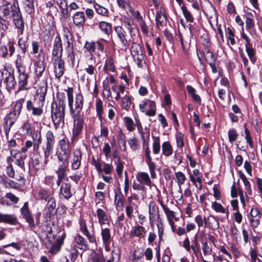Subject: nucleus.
Here are the masks:
<instances>
[{"label":"nucleus","mask_w":262,"mask_h":262,"mask_svg":"<svg viewBox=\"0 0 262 262\" xmlns=\"http://www.w3.org/2000/svg\"><path fill=\"white\" fill-rule=\"evenodd\" d=\"M1 10L5 16L12 18L14 25L18 29V34L22 35L24 31L25 23L18 4H11L4 2Z\"/></svg>","instance_id":"nucleus-1"},{"label":"nucleus","mask_w":262,"mask_h":262,"mask_svg":"<svg viewBox=\"0 0 262 262\" xmlns=\"http://www.w3.org/2000/svg\"><path fill=\"white\" fill-rule=\"evenodd\" d=\"M132 28L130 23L124 22V27L116 26L115 31L116 33V41L122 49H126L130 41L129 35L132 32Z\"/></svg>","instance_id":"nucleus-2"},{"label":"nucleus","mask_w":262,"mask_h":262,"mask_svg":"<svg viewBox=\"0 0 262 262\" xmlns=\"http://www.w3.org/2000/svg\"><path fill=\"white\" fill-rule=\"evenodd\" d=\"M51 107L52 118L57 128L61 122L64 123L66 104L63 100L60 99L58 104L52 103Z\"/></svg>","instance_id":"nucleus-3"},{"label":"nucleus","mask_w":262,"mask_h":262,"mask_svg":"<svg viewBox=\"0 0 262 262\" xmlns=\"http://www.w3.org/2000/svg\"><path fill=\"white\" fill-rule=\"evenodd\" d=\"M15 65L19 73L18 77L19 88L17 91V92H18L23 90L27 89L25 86L27 84L28 76L26 73V67L24 63L23 58L21 56L17 55L15 61Z\"/></svg>","instance_id":"nucleus-4"},{"label":"nucleus","mask_w":262,"mask_h":262,"mask_svg":"<svg viewBox=\"0 0 262 262\" xmlns=\"http://www.w3.org/2000/svg\"><path fill=\"white\" fill-rule=\"evenodd\" d=\"M69 101V105L70 108L71 113H74V115H81V110L83 107V97L81 94H78L76 95L75 108H73V89L72 88H68L66 91Z\"/></svg>","instance_id":"nucleus-5"},{"label":"nucleus","mask_w":262,"mask_h":262,"mask_svg":"<svg viewBox=\"0 0 262 262\" xmlns=\"http://www.w3.org/2000/svg\"><path fill=\"white\" fill-rule=\"evenodd\" d=\"M58 144L60 149V151L57 154L59 160L60 161L68 160L71 152L69 139L67 137H64L59 141Z\"/></svg>","instance_id":"nucleus-6"},{"label":"nucleus","mask_w":262,"mask_h":262,"mask_svg":"<svg viewBox=\"0 0 262 262\" xmlns=\"http://www.w3.org/2000/svg\"><path fill=\"white\" fill-rule=\"evenodd\" d=\"M46 147L44 148V155L45 162H47V159L52 152L55 144V136L53 132L49 130L46 135Z\"/></svg>","instance_id":"nucleus-7"},{"label":"nucleus","mask_w":262,"mask_h":262,"mask_svg":"<svg viewBox=\"0 0 262 262\" xmlns=\"http://www.w3.org/2000/svg\"><path fill=\"white\" fill-rule=\"evenodd\" d=\"M149 219L150 225L152 226L156 220L158 221L161 220L159 209L155 201H150L148 204Z\"/></svg>","instance_id":"nucleus-8"},{"label":"nucleus","mask_w":262,"mask_h":262,"mask_svg":"<svg viewBox=\"0 0 262 262\" xmlns=\"http://www.w3.org/2000/svg\"><path fill=\"white\" fill-rule=\"evenodd\" d=\"M163 210L166 215L167 218L169 221V224L170 225L172 231L174 232L175 230H176V232L178 235H180V227H179L177 229L176 227L177 225L175 224L173 220L174 219L176 222L178 223L179 221V217H176L175 212L170 210L168 207L165 208Z\"/></svg>","instance_id":"nucleus-9"},{"label":"nucleus","mask_w":262,"mask_h":262,"mask_svg":"<svg viewBox=\"0 0 262 262\" xmlns=\"http://www.w3.org/2000/svg\"><path fill=\"white\" fill-rule=\"evenodd\" d=\"M156 21L159 30H163L167 26V18L164 9H160L156 12Z\"/></svg>","instance_id":"nucleus-10"},{"label":"nucleus","mask_w":262,"mask_h":262,"mask_svg":"<svg viewBox=\"0 0 262 262\" xmlns=\"http://www.w3.org/2000/svg\"><path fill=\"white\" fill-rule=\"evenodd\" d=\"M21 214L31 227L35 226L33 217L31 212L28 208V202H25L23 207L20 209Z\"/></svg>","instance_id":"nucleus-11"},{"label":"nucleus","mask_w":262,"mask_h":262,"mask_svg":"<svg viewBox=\"0 0 262 262\" xmlns=\"http://www.w3.org/2000/svg\"><path fill=\"white\" fill-rule=\"evenodd\" d=\"M74 121L73 136L74 138L78 137L81 133L83 127V119L81 115H74Z\"/></svg>","instance_id":"nucleus-12"},{"label":"nucleus","mask_w":262,"mask_h":262,"mask_svg":"<svg viewBox=\"0 0 262 262\" xmlns=\"http://www.w3.org/2000/svg\"><path fill=\"white\" fill-rule=\"evenodd\" d=\"M48 84L46 81L43 80L40 85L39 86L38 88L36 95L34 97V104L35 106H39L40 104L41 105V103H40L39 101V96H42L43 97V102L45 100V98L47 91Z\"/></svg>","instance_id":"nucleus-13"},{"label":"nucleus","mask_w":262,"mask_h":262,"mask_svg":"<svg viewBox=\"0 0 262 262\" xmlns=\"http://www.w3.org/2000/svg\"><path fill=\"white\" fill-rule=\"evenodd\" d=\"M54 68L55 77L59 79L62 76L64 71V63L61 58L54 59Z\"/></svg>","instance_id":"nucleus-14"},{"label":"nucleus","mask_w":262,"mask_h":262,"mask_svg":"<svg viewBox=\"0 0 262 262\" xmlns=\"http://www.w3.org/2000/svg\"><path fill=\"white\" fill-rule=\"evenodd\" d=\"M18 116H16L15 114L10 112L4 118V129L5 133L6 136H8L11 128L12 127L13 124L16 121Z\"/></svg>","instance_id":"nucleus-15"},{"label":"nucleus","mask_w":262,"mask_h":262,"mask_svg":"<svg viewBox=\"0 0 262 262\" xmlns=\"http://www.w3.org/2000/svg\"><path fill=\"white\" fill-rule=\"evenodd\" d=\"M62 50L61 38L59 36H57L54 40L53 47L52 55L54 58H61Z\"/></svg>","instance_id":"nucleus-16"},{"label":"nucleus","mask_w":262,"mask_h":262,"mask_svg":"<svg viewBox=\"0 0 262 262\" xmlns=\"http://www.w3.org/2000/svg\"><path fill=\"white\" fill-rule=\"evenodd\" d=\"M82 156L79 149H76L73 152V157L71 160V167L73 170H76L79 168L81 165Z\"/></svg>","instance_id":"nucleus-17"},{"label":"nucleus","mask_w":262,"mask_h":262,"mask_svg":"<svg viewBox=\"0 0 262 262\" xmlns=\"http://www.w3.org/2000/svg\"><path fill=\"white\" fill-rule=\"evenodd\" d=\"M3 76H5L4 78V81L6 83V88L8 91H10L16 85L14 75L13 73L6 72L3 74Z\"/></svg>","instance_id":"nucleus-18"},{"label":"nucleus","mask_w":262,"mask_h":262,"mask_svg":"<svg viewBox=\"0 0 262 262\" xmlns=\"http://www.w3.org/2000/svg\"><path fill=\"white\" fill-rule=\"evenodd\" d=\"M10 155L15 160V164L21 169H25V162L21 152L19 151L11 149Z\"/></svg>","instance_id":"nucleus-19"},{"label":"nucleus","mask_w":262,"mask_h":262,"mask_svg":"<svg viewBox=\"0 0 262 262\" xmlns=\"http://www.w3.org/2000/svg\"><path fill=\"white\" fill-rule=\"evenodd\" d=\"M93 63H95L93 54L88 55V59L86 60L84 70L88 75L91 76L94 75L96 71L95 66L93 64Z\"/></svg>","instance_id":"nucleus-20"},{"label":"nucleus","mask_w":262,"mask_h":262,"mask_svg":"<svg viewBox=\"0 0 262 262\" xmlns=\"http://www.w3.org/2000/svg\"><path fill=\"white\" fill-rule=\"evenodd\" d=\"M146 234V230L143 226L137 225L132 228L130 236L132 237H138L140 238H144Z\"/></svg>","instance_id":"nucleus-21"},{"label":"nucleus","mask_w":262,"mask_h":262,"mask_svg":"<svg viewBox=\"0 0 262 262\" xmlns=\"http://www.w3.org/2000/svg\"><path fill=\"white\" fill-rule=\"evenodd\" d=\"M59 194L66 199L70 198L72 195L71 184L70 183H62L61 184Z\"/></svg>","instance_id":"nucleus-22"},{"label":"nucleus","mask_w":262,"mask_h":262,"mask_svg":"<svg viewBox=\"0 0 262 262\" xmlns=\"http://www.w3.org/2000/svg\"><path fill=\"white\" fill-rule=\"evenodd\" d=\"M101 234L103 244H104L105 248H107V247L110 246L112 241L110 229L108 228H104L101 226Z\"/></svg>","instance_id":"nucleus-23"},{"label":"nucleus","mask_w":262,"mask_h":262,"mask_svg":"<svg viewBox=\"0 0 262 262\" xmlns=\"http://www.w3.org/2000/svg\"><path fill=\"white\" fill-rule=\"evenodd\" d=\"M45 63L44 58L42 60L39 59L35 62V73L36 78H39L42 76L45 69Z\"/></svg>","instance_id":"nucleus-24"},{"label":"nucleus","mask_w":262,"mask_h":262,"mask_svg":"<svg viewBox=\"0 0 262 262\" xmlns=\"http://www.w3.org/2000/svg\"><path fill=\"white\" fill-rule=\"evenodd\" d=\"M73 22L76 26L82 27L85 22V14L83 12H77L73 16Z\"/></svg>","instance_id":"nucleus-25"},{"label":"nucleus","mask_w":262,"mask_h":262,"mask_svg":"<svg viewBox=\"0 0 262 262\" xmlns=\"http://www.w3.org/2000/svg\"><path fill=\"white\" fill-rule=\"evenodd\" d=\"M99 28L101 32L108 36L113 32L112 25L106 21H102L99 23Z\"/></svg>","instance_id":"nucleus-26"},{"label":"nucleus","mask_w":262,"mask_h":262,"mask_svg":"<svg viewBox=\"0 0 262 262\" xmlns=\"http://www.w3.org/2000/svg\"><path fill=\"white\" fill-rule=\"evenodd\" d=\"M137 181L141 184L150 186L151 182L150 180L149 175L143 172H139L137 175Z\"/></svg>","instance_id":"nucleus-27"},{"label":"nucleus","mask_w":262,"mask_h":262,"mask_svg":"<svg viewBox=\"0 0 262 262\" xmlns=\"http://www.w3.org/2000/svg\"><path fill=\"white\" fill-rule=\"evenodd\" d=\"M62 163L60 164L56 171V173L57 174V176H59L60 178L61 177H66V172L68 170V160L62 161Z\"/></svg>","instance_id":"nucleus-28"},{"label":"nucleus","mask_w":262,"mask_h":262,"mask_svg":"<svg viewBox=\"0 0 262 262\" xmlns=\"http://www.w3.org/2000/svg\"><path fill=\"white\" fill-rule=\"evenodd\" d=\"M139 107L142 112H144L148 109L156 108V104L154 101L146 99L142 103L140 104Z\"/></svg>","instance_id":"nucleus-29"},{"label":"nucleus","mask_w":262,"mask_h":262,"mask_svg":"<svg viewBox=\"0 0 262 262\" xmlns=\"http://www.w3.org/2000/svg\"><path fill=\"white\" fill-rule=\"evenodd\" d=\"M186 89L188 93L191 96L193 100L200 105L201 104V99L198 94H195L196 91L194 88L190 85H187Z\"/></svg>","instance_id":"nucleus-30"},{"label":"nucleus","mask_w":262,"mask_h":262,"mask_svg":"<svg viewBox=\"0 0 262 262\" xmlns=\"http://www.w3.org/2000/svg\"><path fill=\"white\" fill-rule=\"evenodd\" d=\"M15 222V218L13 215L0 213V223H4L12 224Z\"/></svg>","instance_id":"nucleus-31"},{"label":"nucleus","mask_w":262,"mask_h":262,"mask_svg":"<svg viewBox=\"0 0 262 262\" xmlns=\"http://www.w3.org/2000/svg\"><path fill=\"white\" fill-rule=\"evenodd\" d=\"M74 239L76 244L79 246V248L80 249L86 250L88 249V244H87L86 241H85L82 236L80 235L79 234H77L75 237Z\"/></svg>","instance_id":"nucleus-32"},{"label":"nucleus","mask_w":262,"mask_h":262,"mask_svg":"<svg viewBox=\"0 0 262 262\" xmlns=\"http://www.w3.org/2000/svg\"><path fill=\"white\" fill-rule=\"evenodd\" d=\"M39 101L40 103H41V105L40 104L39 106H35L32 111V114L34 116H39L42 115L43 113L42 106L43 105V97L39 96Z\"/></svg>","instance_id":"nucleus-33"},{"label":"nucleus","mask_w":262,"mask_h":262,"mask_svg":"<svg viewBox=\"0 0 262 262\" xmlns=\"http://www.w3.org/2000/svg\"><path fill=\"white\" fill-rule=\"evenodd\" d=\"M24 8L26 12L29 14L34 11L33 0H24Z\"/></svg>","instance_id":"nucleus-34"},{"label":"nucleus","mask_w":262,"mask_h":262,"mask_svg":"<svg viewBox=\"0 0 262 262\" xmlns=\"http://www.w3.org/2000/svg\"><path fill=\"white\" fill-rule=\"evenodd\" d=\"M131 52L132 55L136 58L137 56L143 55L141 47L138 43H133L132 46Z\"/></svg>","instance_id":"nucleus-35"},{"label":"nucleus","mask_w":262,"mask_h":262,"mask_svg":"<svg viewBox=\"0 0 262 262\" xmlns=\"http://www.w3.org/2000/svg\"><path fill=\"white\" fill-rule=\"evenodd\" d=\"M24 101V99H23L17 100L15 102V105L14 106L13 111L11 112L15 114L16 116H19L22 108V105Z\"/></svg>","instance_id":"nucleus-36"},{"label":"nucleus","mask_w":262,"mask_h":262,"mask_svg":"<svg viewBox=\"0 0 262 262\" xmlns=\"http://www.w3.org/2000/svg\"><path fill=\"white\" fill-rule=\"evenodd\" d=\"M205 58L208 63H215L216 58L213 54L208 49H205L204 51Z\"/></svg>","instance_id":"nucleus-37"},{"label":"nucleus","mask_w":262,"mask_h":262,"mask_svg":"<svg viewBox=\"0 0 262 262\" xmlns=\"http://www.w3.org/2000/svg\"><path fill=\"white\" fill-rule=\"evenodd\" d=\"M126 137L125 135H124L121 131L119 133L118 136V140L119 142V146L121 149L125 151L126 150Z\"/></svg>","instance_id":"nucleus-38"},{"label":"nucleus","mask_w":262,"mask_h":262,"mask_svg":"<svg viewBox=\"0 0 262 262\" xmlns=\"http://www.w3.org/2000/svg\"><path fill=\"white\" fill-rule=\"evenodd\" d=\"M246 51L250 58V61L252 62V63L254 64L256 58L255 56V50L253 48L252 46L246 47Z\"/></svg>","instance_id":"nucleus-39"},{"label":"nucleus","mask_w":262,"mask_h":262,"mask_svg":"<svg viewBox=\"0 0 262 262\" xmlns=\"http://www.w3.org/2000/svg\"><path fill=\"white\" fill-rule=\"evenodd\" d=\"M97 214L99 224L103 226L105 224V221L107 220L105 212L102 209L99 208L97 210Z\"/></svg>","instance_id":"nucleus-40"},{"label":"nucleus","mask_w":262,"mask_h":262,"mask_svg":"<svg viewBox=\"0 0 262 262\" xmlns=\"http://www.w3.org/2000/svg\"><path fill=\"white\" fill-rule=\"evenodd\" d=\"M162 152L165 156H169L171 155L172 149L168 142H165L162 144Z\"/></svg>","instance_id":"nucleus-41"},{"label":"nucleus","mask_w":262,"mask_h":262,"mask_svg":"<svg viewBox=\"0 0 262 262\" xmlns=\"http://www.w3.org/2000/svg\"><path fill=\"white\" fill-rule=\"evenodd\" d=\"M94 7L98 14L104 16L108 15V11L106 8L102 7L98 4H94Z\"/></svg>","instance_id":"nucleus-42"},{"label":"nucleus","mask_w":262,"mask_h":262,"mask_svg":"<svg viewBox=\"0 0 262 262\" xmlns=\"http://www.w3.org/2000/svg\"><path fill=\"white\" fill-rule=\"evenodd\" d=\"M131 105V100L129 96L125 95L122 97L121 105L122 107L126 110H127Z\"/></svg>","instance_id":"nucleus-43"},{"label":"nucleus","mask_w":262,"mask_h":262,"mask_svg":"<svg viewBox=\"0 0 262 262\" xmlns=\"http://www.w3.org/2000/svg\"><path fill=\"white\" fill-rule=\"evenodd\" d=\"M103 256L98 253H94L91 255L88 262H104Z\"/></svg>","instance_id":"nucleus-44"},{"label":"nucleus","mask_w":262,"mask_h":262,"mask_svg":"<svg viewBox=\"0 0 262 262\" xmlns=\"http://www.w3.org/2000/svg\"><path fill=\"white\" fill-rule=\"evenodd\" d=\"M124 120L125 121L127 130L129 132L133 131L135 129L136 126V125L134 123L133 120L128 117H124Z\"/></svg>","instance_id":"nucleus-45"},{"label":"nucleus","mask_w":262,"mask_h":262,"mask_svg":"<svg viewBox=\"0 0 262 262\" xmlns=\"http://www.w3.org/2000/svg\"><path fill=\"white\" fill-rule=\"evenodd\" d=\"M181 9L186 20L188 22L192 23L194 18L190 12L184 6L181 7Z\"/></svg>","instance_id":"nucleus-46"},{"label":"nucleus","mask_w":262,"mask_h":262,"mask_svg":"<svg viewBox=\"0 0 262 262\" xmlns=\"http://www.w3.org/2000/svg\"><path fill=\"white\" fill-rule=\"evenodd\" d=\"M228 135L229 141L231 143L235 141L238 136L236 130L234 128H231L228 130Z\"/></svg>","instance_id":"nucleus-47"},{"label":"nucleus","mask_w":262,"mask_h":262,"mask_svg":"<svg viewBox=\"0 0 262 262\" xmlns=\"http://www.w3.org/2000/svg\"><path fill=\"white\" fill-rule=\"evenodd\" d=\"M96 111L99 119L101 120L102 118L103 106L102 102L100 99L97 100L96 103Z\"/></svg>","instance_id":"nucleus-48"},{"label":"nucleus","mask_w":262,"mask_h":262,"mask_svg":"<svg viewBox=\"0 0 262 262\" xmlns=\"http://www.w3.org/2000/svg\"><path fill=\"white\" fill-rule=\"evenodd\" d=\"M153 153L157 154L160 150V138L159 137H154V143L152 145Z\"/></svg>","instance_id":"nucleus-49"},{"label":"nucleus","mask_w":262,"mask_h":262,"mask_svg":"<svg viewBox=\"0 0 262 262\" xmlns=\"http://www.w3.org/2000/svg\"><path fill=\"white\" fill-rule=\"evenodd\" d=\"M84 48L89 52V55L92 54V53L94 52L96 50V42H86L84 45Z\"/></svg>","instance_id":"nucleus-50"},{"label":"nucleus","mask_w":262,"mask_h":262,"mask_svg":"<svg viewBox=\"0 0 262 262\" xmlns=\"http://www.w3.org/2000/svg\"><path fill=\"white\" fill-rule=\"evenodd\" d=\"M115 164H116V171L119 176L121 177L122 174L123 163L121 161L120 157H118L117 160L115 161Z\"/></svg>","instance_id":"nucleus-51"},{"label":"nucleus","mask_w":262,"mask_h":262,"mask_svg":"<svg viewBox=\"0 0 262 262\" xmlns=\"http://www.w3.org/2000/svg\"><path fill=\"white\" fill-rule=\"evenodd\" d=\"M211 207L212 209H213L215 211L217 212H221L224 213L226 212V210L223 207V206L216 202H212Z\"/></svg>","instance_id":"nucleus-52"},{"label":"nucleus","mask_w":262,"mask_h":262,"mask_svg":"<svg viewBox=\"0 0 262 262\" xmlns=\"http://www.w3.org/2000/svg\"><path fill=\"white\" fill-rule=\"evenodd\" d=\"M104 68L106 70L109 69L112 71H114L115 68L114 66L113 58L112 57H110L106 60Z\"/></svg>","instance_id":"nucleus-53"},{"label":"nucleus","mask_w":262,"mask_h":262,"mask_svg":"<svg viewBox=\"0 0 262 262\" xmlns=\"http://www.w3.org/2000/svg\"><path fill=\"white\" fill-rule=\"evenodd\" d=\"M202 250L203 253L205 255H210L212 252L211 248L208 245V243L205 242H202Z\"/></svg>","instance_id":"nucleus-54"},{"label":"nucleus","mask_w":262,"mask_h":262,"mask_svg":"<svg viewBox=\"0 0 262 262\" xmlns=\"http://www.w3.org/2000/svg\"><path fill=\"white\" fill-rule=\"evenodd\" d=\"M61 244L62 243L60 241H57L52 246L50 250V252L52 254H56L58 252L60 249Z\"/></svg>","instance_id":"nucleus-55"},{"label":"nucleus","mask_w":262,"mask_h":262,"mask_svg":"<svg viewBox=\"0 0 262 262\" xmlns=\"http://www.w3.org/2000/svg\"><path fill=\"white\" fill-rule=\"evenodd\" d=\"M32 165L33 167L36 170H39L42 168V165L40 160L37 158H35L32 159Z\"/></svg>","instance_id":"nucleus-56"},{"label":"nucleus","mask_w":262,"mask_h":262,"mask_svg":"<svg viewBox=\"0 0 262 262\" xmlns=\"http://www.w3.org/2000/svg\"><path fill=\"white\" fill-rule=\"evenodd\" d=\"M56 206L55 200L53 198H50L47 204V207L49 211H52L55 208Z\"/></svg>","instance_id":"nucleus-57"},{"label":"nucleus","mask_w":262,"mask_h":262,"mask_svg":"<svg viewBox=\"0 0 262 262\" xmlns=\"http://www.w3.org/2000/svg\"><path fill=\"white\" fill-rule=\"evenodd\" d=\"M128 144L131 148V149L135 151L138 148V141L137 139L135 137L130 139L128 140Z\"/></svg>","instance_id":"nucleus-58"},{"label":"nucleus","mask_w":262,"mask_h":262,"mask_svg":"<svg viewBox=\"0 0 262 262\" xmlns=\"http://www.w3.org/2000/svg\"><path fill=\"white\" fill-rule=\"evenodd\" d=\"M18 45L19 48L21 49L23 53L25 54L27 51V41L23 40L22 38H20L18 41Z\"/></svg>","instance_id":"nucleus-59"},{"label":"nucleus","mask_w":262,"mask_h":262,"mask_svg":"<svg viewBox=\"0 0 262 262\" xmlns=\"http://www.w3.org/2000/svg\"><path fill=\"white\" fill-rule=\"evenodd\" d=\"M64 38L66 39V43L67 44V48L69 49H73V40L71 35L68 36L67 35L64 36Z\"/></svg>","instance_id":"nucleus-60"},{"label":"nucleus","mask_w":262,"mask_h":262,"mask_svg":"<svg viewBox=\"0 0 262 262\" xmlns=\"http://www.w3.org/2000/svg\"><path fill=\"white\" fill-rule=\"evenodd\" d=\"M260 218L261 215H259V216L257 217H251L250 222L251 223L252 228H256L259 225Z\"/></svg>","instance_id":"nucleus-61"},{"label":"nucleus","mask_w":262,"mask_h":262,"mask_svg":"<svg viewBox=\"0 0 262 262\" xmlns=\"http://www.w3.org/2000/svg\"><path fill=\"white\" fill-rule=\"evenodd\" d=\"M246 29L248 31H249L251 29L253 28L254 26V23L253 19L250 17H246L245 21Z\"/></svg>","instance_id":"nucleus-62"},{"label":"nucleus","mask_w":262,"mask_h":262,"mask_svg":"<svg viewBox=\"0 0 262 262\" xmlns=\"http://www.w3.org/2000/svg\"><path fill=\"white\" fill-rule=\"evenodd\" d=\"M140 27L141 29L142 33L146 35H148V29L143 20H141V21H140Z\"/></svg>","instance_id":"nucleus-63"},{"label":"nucleus","mask_w":262,"mask_h":262,"mask_svg":"<svg viewBox=\"0 0 262 262\" xmlns=\"http://www.w3.org/2000/svg\"><path fill=\"white\" fill-rule=\"evenodd\" d=\"M103 152L106 158L110 156V154L111 152V147L108 143H104Z\"/></svg>","instance_id":"nucleus-64"}]
</instances>
